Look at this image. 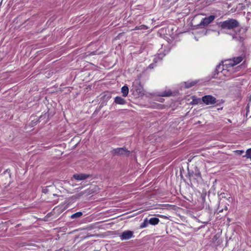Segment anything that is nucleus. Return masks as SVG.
<instances>
[{"label":"nucleus","mask_w":251,"mask_h":251,"mask_svg":"<svg viewBox=\"0 0 251 251\" xmlns=\"http://www.w3.org/2000/svg\"><path fill=\"white\" fill-rule=\"evenodd\" d=\"M221 29L226 30L225 33L230 35L233 40L242 42L244 39L243 33H241L242 28L239 27L240 23L234 19H228L219 24Z\"/></svg>","instance_id":"1"},{"label":"nucleus","mask_w":251,"mask_h":251,"mask_svg":"<svg viewBox=\"0 0 251 251\" xmlns=\"http://www.w3.org/2000/svg\"><path fill=\"white\" fill-rule=\"evenodd\" d=\"M188 175L190 181L198 182L199 180L201 178L200 171L198 167H195L193 169L188 168Z\"/></svg>","instance_id":"2"},{"label":"nucleus","mask_w":251,"mask_h":251,"mask_svg":"<svg viewBox=\"0 0 251 251\" xmlns=\"http://www.w3.org/2000/svg\"><path fill=\"white\" fill-rule=\"evenodd\" d=\"M201 100L206 105H213L216 104L217 105H218L220 103H223L224 102L223 100H217L215 97L210 95H205L202 97Z\"/></svg>","instance_id":"3"},{"label":"nucleus","mask_w":251,"mask_h":251,"mask_svg":"<svg viewBox=\"0 0 251 251\" xmlns=\"http://www.w3.org/2000/svg\"><path fill=\"white\" fill-rule=\"evenodd\" d=\"M216 71L218 73L221 72L225 76H228L230 72H232L231 69L229 67L227 61L226 62V63L224 64H219L218 65Z\"/></svg>","instance_id":"4"},{"label":"nucleus","mask_w":251,"mask_h":251,"mask_svg":"<svg viewBox=\"0 0 251 251\" xmlns=\"http://www.w3.org/2000/svg\"><path fill=\"white\" fill-rule=\"evenodd\" d=\"M113 153L115 155H128L129 151H127L125 148H117L114 149L112 151Z\"/></svg>","instance_id":"5"},{"label":"nucleus","mask_w":251,"mask_h":251,"mask_svg":"<svg viewBox=\"0 0 251 251\" xmlns=\"http://www.w3.org/2000/svg\"><path fill=\"white\" fill-rule=\"evenodd\" d=\"M215 18V16L214 15H210L208 17L203 18L200 23L199 25L200 26H206L210 24Z\"/></svg>","instance_id":"6"},{"label":"nucleus","mask_w":251,"mask_h":251,"mask_svg":"<svg viewBox=\"0 0 251 251\" xmlns=\"http://www.w3.org/2000/svg\"><path fill=\"white\" fill-rule=\"evenodd\" d=\"M243 60V58L241 56L234 58L233 60H229L227 61L229 67L231 69V71L233 72V67L237 64L241 62Z\"/></svg>","instance_id":"7"},{"label":"nucleus","mask_w":251,"mask_h":251,"mask_svg":"<svg viewBox=\"0 0 251 251\" xmlns=\"http://www.w3.org/2000/svg\"><path fill=\"white\" fill-rule=\"evenodd\" d=\"M133 232L130 230H126L123 232L120 236L122 240H126L129 239L133 236Z\"/></svg>","instance_id":"8"},{"label":"nucleus","mask_w":251,"mask_h":251,"mask_svg":"<svg viewBox=\"0 0 251 251\" xmlns=\"http://www.w3.org/2000/svg\"><path fill=\"white\" fill-rule=\"evenodd\" d=\"M91 176V175L86 174H75L74 175L73 177L78 180L86 179Z\"/></svg>","instance_id":"9"},{"label":"nucleus","mask_w":251,"mask_h":251,"mask_svg":"<svg viewBox=\"0 0 251 251\" xmlns=\"http://www.w3.org/2000/svg\"><path fill=\"white\" fill-rule=\"evenodd\" d=\"M114 102L118 104L124 105L126 103V100L123 98L117 96L115 98Z\"/></svg>","instance_id":"10"},{"label":"nucleus","mask_w":251,"mask_h":251,"mask_svg":"<svg viewBox=\"0 0 251 251\" xmlns=\"http://www.w3.org/2000/svg\"><path fill=\"white\" fill-rule=\"evenodd\" d=\"M149 224L155 226L158 224L159 222V219L156 217L151 218L148 219Z\"/></svg>","instance_id":"11"},{"label":"nucleus","mask_w":251,"mask_h":251,"mask_svg":"<svg viewBox=\"0 0 251 251\" xmlns=\"http://www.w3.org/2000/svg\"><path fill=\"white\" fill-rule=\"evenodd\" d=\"M129 92V89L126 85L123 86L121 88V92L123 94V96L126 97L127 96Z\"/></svg>","instance_id":"12"},{"label":"nucleus","mask_w":251,"mask_h":251,"mask_svg":"<svg viewBox=\"0 0 251 251\" xmlns=\"http://www.w3.org/2000/svg\"><path fill=\"white\" fill-rule=\"evenodd\" d=\"M83 215V213L82 212H77L73 214H72L70 218L72 219H78L80 218Z\"/></svg>","instance_id":"13"},{"label":"nucleus","mask_w":251,"mask_h":251,"mask_svg":"<svg viewBox=\"0 0 251 251\" xmlns=\"http://www.w3.org/2000/svg\"><path fill=\"white\" fill-rule=\"evenodd\" d=\"M172 92L171 90H166L161 92L159 95L162 97H169L170 96Z\"/></svg>","instance_id":"14"},{"label":"nucleus","mask_w":251,"mask_h":251,"mask_svg":"<svg viewBox=\"0 0 251 251\" xmlns=\"http://www.w3.org/2000/svg\"><path fill=\"white\" fill-rule=\"evenodd\" d=\"M149 224V223L148 219L146 218L144 219L143 223L141 224L140 227L141 228L146 227L148 226Z\"/></svg>","instance_id":"15"},{"label":"nucleus","mask_w":251,"mask_h":251,"mask_svg":"<svg viewBox=\"0 0 251 251\" xmlns=\"http://www.w3.org/2000/svg\"><path fill=\"white\" fill-rule=\"evenodd\" d=\"M148 27L144 25H141L140 26H136L133 30H145L147 29Z\"/></svg>","instance_id":"16"},{"label":"nucleus","mask_w":251,"mask_h":251,"mask_svg":"<svg viewBox=\"0 0 251 251\" xmlns=\"http://www.w3.org/2000/svg\"><path fill=\"white\" fill-rule=\"evenodd\" d=\"M196 81H192L191 82H185V87L189 88L194 86L195 84H196Z\"/></svg>","instance_id":"17"},{"label":"nucleus","mask_w":251,"mask_h":251,"mask_svg":"<svg viewBox=\"0 0 251 251\" xmlns=\"http://www.w3.org/2000/svg\"><path fill=\"white\" fill-rule=\"evenodd\" d=\"M201 100L200 98H197L196 97H193L192 103L194 104H196L200 102Z\"/></svg>","instance_id":"18"},{"label":"nucleus","mask_w":251,"mask_h":251,"mask_svg":"<svg viewBox=\"0 0 251 251\" xmlns=\"http://www.w3.org/2000/svg\"><path fill=\"white\" fill-rule=\"evenodd\" d=\"M50 186H47L46 187H43L42 188V192L46 194L48 192V188Z\"/></svg>","instance_id":"19"},{"label":"nucleus","mask_w":251,"mask_h":251,"mask_svg":"<svg viewBox=\"0 0 251 251\" xmlns=\"http://www.w3.org/2000/svg\"><path fill=\"white\" fill-rule=\"evenodd\" d=\"M164 56V55L163 54H161V53H160L159 54H158V55L155 58H154V61L155 62H157V58H158L159 59H161L162 58V57Z\"/></svg>","instance_id":"20"},{"label":"nucleus","mask_w":251,"mask_h":251,"mask_svg":"<svg viewBox=\"0 0 251 251\" xmlns=\"http://www.w3.org/2000/svg\"><path fill=\"white\" fill-rule=\"evenodd\" d=\"M234 152L238 155H241L244 151L243 150H236Z\"/></svg>","instance_id":"21"},{"label":"nucleus","mask_w":251,"mask_h":251,"mask_svg":"<svg viewBox=\"0 0 251 251\" xmlns=\"http://www.w3.org/2000/svg\"><path fill=\"white\" fill-rule=\"evenodd\" d=\"M226 195H227V194H226L225 193H222L221 194H220V196L223 198H226Z\"/></svg>","instance_id":"22"},{"label":"nucleus","mask_w":251,"mask_h":251,"mask_svg":"<svg viewBox=\"0 0 251 251\" xmlns=\"http://www.w3.org/2000/svg\"><path fill=\"white\" fill-rule=\"evenodd\" d=\"M225 123V124H227L231 123V122L230 120H229V119H226Z\"/></svg>","instance_id":"23"},{"label":"nucleus","mask_w":251,"mask_h":251,"mask_svg":"<svg viewBox=\"0 0 251 251\" xmlns=\"http://www.w3.org/2000/svg\"><path fill=\"white\" fill-rule=\"evenodd\" d=\"M149 68H150V69H152L153 68V64H150L149 66Z\"/></svg>","instance_id":"24"},{"label":"nucleus","mask_w":251,"mask_h":251,"mask_svg":"<svg viewBox=\"0 0 251 251\" xmlns=\"http://www.w3.org/2000/svg\"><path fill=\"white\" fill-rule=\"evenodd\" d=\"M104 105V103H101L100 106V109Z\"/></svg>","instance_id":"25"},{"label":"nucleus","mask_w":251,"mask_h":251,"mask_svg":"<svg viewBox=\"0 0 251 251\" xmlns=\"http://www.w3.org/2000/svg\"><path fill=\"white\" fill-rule=\"evenodd\" d=\"M225 209H226V210L227 209V207L226 206V207H225Z\"/></svg>","instance_id":"26"},{"label":"nucleus","mask_w":251,"mask_h":251,"mask_svg":"<svg viewBox=\"0 0 251 251\" xmlns=\"http://www.w3.org/2000/svg\"><path fill=\"white\" fill-rule=\"evenodd\" d=\"M223 210H220V212H222Z\"/></svg>","instance_id":"27"},{"label":"nucleus","mask_w":251,"mask_h":251,"mask_svg":"<svg viewBox=\"0 0 251 251\" xmlns=\"http://www.w3.org/2000/svg\"><path fill=\"white\" fill-rule=\"evenodd\" d=\"M1 60H2V59H0V61H1Z\"/></svg>","instance_id":"28"}]
</instances>
